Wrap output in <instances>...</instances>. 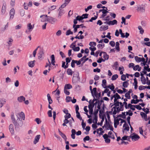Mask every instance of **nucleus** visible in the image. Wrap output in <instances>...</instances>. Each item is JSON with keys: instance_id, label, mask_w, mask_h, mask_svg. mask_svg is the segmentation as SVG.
<instances>
[{"instance_id": "obj_1", "label": "nucleus", "mask_w": 150, "mask_h": 150, "mask_svg": "<svg viewBox=\"0 0 150 150\" xmlns=\"http://www.w3.org/2000/svg\"><path fill=\"white\" fill-rule=\"evenodd\" d=\"M11 118L12 122L14 124L16 129L19 128L20 127H21L23 125V122L22 120V118L23 120L25 119V115L24 113L21 112L20 113L16 114V117L14 115V113H13L11 114Z\"/></svg>"}, {"instance_id": "obj_2", "label": "nucleus", "mask_w": 150, "mask_h": 150, "mask_svg": "<svg viewBox=\"0 0 150 150\" xmlns=\"http://www.w3.org/2000/svg\"><path fill=\"white\" fill-rule=\"evenodd\" d=\"M146 4H142L139 5L137 7V11L141 13H144L145 11Z\"/></svg>"}, {"instance_id": "obj_3", "label": "nucleus", "mask_w": 150, "mask_h": 150, "mask_svg": "<svg viewBox=\"0 0 150 150\" xmlns=\"http://www.w3.org/2000/svg\"><path fill=\"white\" fill-rule=\"evenodd\" d=\"M71 136L72 138L73 139H74L75 138V134H76V135L77 136H79L81 134V131L79 130L76 132L75 129H72L71 130Z\"/></svg>"}, {"instance_id": "obj_4", "label": "nucleus", "mask_w": 150, "mask_h": 150, "mask_svg": "<svg viewBox=\"0 0 150 150\" xmlns=\"http://www.w3.org/2000/svg\"><path fill=\"white\" fill-rule=\"evenodd\" d=\"M51 57V63H50V62H49V63H48V67L50 68L51 67V64L53 66H54L55 65V60L54 55V54L52 55Z\"/></svg>"}, {"instance_id": "obj_5", "label": "nucleus", "mask_w": 150, "mask_h": 150, "mask_svg": "<svg viewBox=\"0 0 150 150\" xmlns=\"http://www.w3.org/2000/svg\"><path fill=\"white\" fill-rule=\"evenodd\" d=\"M41 136L40 135H37L35 137L33 142V144H36L39 141L40 138Z\"/></svg>"}, {"instance_id": "obj_6", "label": "nucleus", "mask_w": 150, "mask_h": 150, "mask_svg": "<svg viewBox=\"0 0 150 150\" xmlns=\"http://www.w3.org/2000/svg\"><path fill=\"white\" fill-rule=\"evenodd\" d=\"M121 120V121L120 122L121 123H122L123 122H124L125 123L123 125V127L125 126V125H126V124H127L126 122L125 121V120H123L121 118H120L119 119H117V120L115 121V122L117 123V124L119 123V121Z\"/></svg>"}, {"instance_id": "obj_7", "label": "nucleus", "mask_w": 150, "mask_h": 150, "mask_svg": "<svg viewBox=\"0 0 150 150\" xmlns=\"http://www.w3.org/2000/svg\"><path fill=\"white\" fill-rule=\"evenodd\" d=\"M140 114L142 117L144 119L145 121H146L148 120L147 115V114L143 112H141Z\"/></svg>"}, {"instance_id": "obj_8", "label": "nucleus", "mask_w": 150, "mask_h": 150, "mask_svg": "<svg viewBox=\"0 0 150 150\" xmlns=\"http://www.w3.org/2000/svg\"><path fill=\"white\" fill-rule=\"evenodd\" d=\"M94 107L93 105H92V104L89 105L88 106L89 110V113L91 115H92L93 113V108Z\"/></svg>"}, {"instance_id": "obj_9", "label": "nucleus", "mask_w": 150, "mask_h": 150, "mask_svg": "<svg viewBox=\"0 0 150 150\" xmlns=\"http://www.w3.org/2000/svg\"><path fill=\"white\" fill-rule=\"evenodd\" d=\"M44 53L43 50L42 49H40L38 53L39 54L38 56L39 59L42 58V56L44 54Z\"/></svg>"}, {"instance_id": "obj_10", "label": "nucleus", "mask_w": 150, "mask_h": 150, "mask_svg": "<svg viewBox=\"0 0 150 150\" xmlns=\"http://www.w3.org/2000/svg\"><path fill=\"white\" fill-rule=\"evenodd\" d=\"M134 135L132 136V139L133 141H136L138 140L140 138V137L138 135L135 134L134 133Z\"/></svg>"}, {"instance_id": "obj_11", "label": "nucleus", "mask_w": 150, "mask_h": 150, "mask_svg": "<svg viewBox=\"0 0 150 150\" xmlns=\"http://www.w3.org/2000/svg\"><path fill=\"white\" fill-rule=\"evenodd\" d=\"M35 62V60H33V61H30L28 62V65L29 67L32 68L34 67Z\"/></svg>"}, {"instance_id": "obj_12", "label": "nucleus", "mask_w": 150, "mask_h": 150, "mask_svg": "<svg viewBox=\"0 0 150 150\" xmlns=\"http://www.w3.org/2000/svg\"><path fill=\"white\" fill-rule=\"evenodd\" d=\"M9 129L10 132L13 134H14V132L13 129V124H10L9 127Z\"/></svg>"}, {"instance_id": "obj_13", "label": "nucleus", "mask_w": 150, "mask_h": 150, "mask_svg": "<svg viewBox=\"0 0 150 150\" xmlns=\"http://www.w3.org/2000/svg\"><path fill=\"white\" fill-rule=\"evenodd\" d=\"M59 134L64 139L65 141H67V138L65 135L60 131L59 129H58Z\"/></svg>"}, {"instance_id": "obj_14", "label": "nucleus", "mask_w": 150, "mask_h": 150, "mask_svg": "<svg viewBox=\"0 0 150 150\" xmlns=\"http://www.w3.org/2000/svg\"><path fill=\"white\" fill-rule=\"evenodd\" d=\"M25 98L23 96H21L17 98L18 101L20 103L22 102L23 101H25Z\"/></svg>"}, {"instance_id": "obj_15", "label": "nucleus", "mask_w": 150, "mask_h": 150, "mask_svg": "<svg viewBox=\"0 0 150 150\" xmlns=\"http://www.w3.org/2000/svg\"><path fill=\"white\" fill-rule=\"evenodd\" d=\"M15 10L14 8L11 9L10 12V18H13V16H14V14H15Z\"/></svg>"}, {"instance_id": "obj_16", "label": "nucleus", "mask_w": 150, "mask_h": 150, "mask_svg": "<svg viewBox=\"0 0 150 150\" xmlns=\"http://www.w3.org/2000/svg\"><path fill=\"white\" fill-rule=\"evenodd\" d=\"M54 18L52 17H49L48 18H45V21H47L50 23L54 22Z\"/></svg>"}, {"instance_id": "obj_17", "label": "nucleus", "mask_w": 150, "mask_h": 150, "mask_svg": "<svg viewBox=\"0 0 150 150\" xmlns=\"http://www.w3.org/2000/svg\"><path fill=\"white\" fill-rule=\"evenodd\" d=\"M108 25H102L100 28V30L101 31H105L108 29Z\"/></svg>"}, {"instance_id": "obj_18", "label": "nucleus", "mask_w": 150, "mask_h": 150, "mask_svg": "<svg viewBox=\"0 0 150 150\" xmlns=\"http://www.w3.org/2000/svg\"><path fill=\"white\" fill-rule=\"evenodd\" d=\"M125 113L126 112H122L121 114H120L118 115L116 117L117 118L120 117H122L123 119H125L126 118V115H125Z\"/></svg>"}, {"instance_id": "obj_19", "label": "nucleus", "mask_w": 150, "mask_h": 150, "mask_svg": "<svg viewBox=\"0 0 150 150\" xmlns=\"http://www.w3.org/2000/svg\"><path fill=\"white\" fill-rule=\"evenodd\" d=\"M47 100L48 101L49 103L51 104L52 103L53 101L51 98L49 93H48L47 95Z\"/></svg>"}, {"instance_id": "obj_20", "label": "nucleus", "mask_w": 150, "mask_h": 150, "mask_svg": "<svg viewBox=\"0 0 150 150\" xmlns=\"http://www.w3.org/2000/svg\"><path fill=\"white\" fill-rule=\"evenodd\" d=\"M75 45H74L72 47H70V48L75 52L78 51L80 50V47H75Z\"/></svg>"}, {"instance_id": "obj_21", "label": "nucleus", "mask_w": 150, "mask_h": 150, "mask_svg": "<svg viewBox=\"0 0 150 150\" xmlns=\"http://www.w3.org/2000/svg\"><path fill=\"white\" fill-rule=\"evenodd\" d=\"M141 67H139V66L138 65H137L134 67L133 68V70L134 71H136L137 70L138 71H141Z\"/></svg>"}, {"instance_id": "obj_22", "label": "nucleus", "mask_w": 150, "mask_h": 150, "mask_svg": "<svg viewBox=\"0 0 150 150\" xmlns=\"http://www.w3.org/2000/svg\"><path fill=\"white\" fill-rule=\"evenodd\" d=\"M34 27V25L32 26L31 23H29L27 25L28 29L30 31H31Z\"/></svg>"}, {"instance_id": "obj_23", "label": "nucleus", "mask_w": 150, "mask_h": 150, "mask_svg": "<svg viewBox=\"0 0 150 150\" xmlns=\"http://www.w3.org/2000/svg\"><path fill=\"white\" fill-rule=\"evenodd\" d=\"M58 11H59V12L58 17L60 18L61 16L64 13V10L62 9H60V10H59V9Z\"/></svg>"}, {"instance_id": "obj_24", "label": "nucleus", "mask_w": 150, "mask_h": 150, "mask_svg": "<svg viewBox=\"0 0 150 150\" xmlns=\"http://www.w3.org/2000/svg\"><path fill=\"white\" fill-rule=\"evenodd\" d=\"M112 86H111L110 85H109L107 86H105L104 87V88H109L111 90L114 89L115 86L113 85V84H112Z\"/></svg>"}, {"instance_id": "obj_25", "label": "nucleus", "mask_w": 150, "mask_h": 150, "mask_svg": "<svg viewBox=\"0 0 150 150\" xmlns=\"http://www.w3.org/2000/svg\"><path fill=\"white\" fill-rule=\"evenodd\" d=\"M103 54H104L103 55V58L104 59L105 61V60H108L109 57V56L108 55L107 53L105 52H103Z\"/></svg>"}, {"instance_id": "obj_26", "label": "nucleus", "mask_w": 150, "mask_h": 150, "mask_svg": "<svg viewBox=\"0 0 150 150\" xmlns=\"http://www.w3.org/2000/svg\"><path fill=\"white\" fill-rule=\"evenodd\" d=\"M100 117L102 119L100 121V123L98 122L97 124L98 125H100L101 126L102 125L103 122L104 121V115H103L102 117Z\"/></svg>"}, {"instance_id": "obj_27", "label": "nucleus", "mask_w": 150, "mask_h": 150, "mask_svg": "<svg viewBox=\"0 0 150 150\" xmlns=\"http://www.w3.org/2000/svg\"><path fill=\"white\" fill-rule=\"evenodd\" d=\"M72 88V86L70 84H66L64 87V88L67 89H70Z\"/></svg>"}, {"instance_id": "obj_28", "label": "nucleus", "mask_w": 150, "mask_h": 150, "mask_svg": "<svg viewBox=\"0 0 150 150\" xmlns=\"http://www.w3.org/2000/svg\"><path fill=\"white\" fill-rule=\"evenodd\" d=\"M108 12L107 11V10L105 9L104 11L102 12L103 14L101 15V17L104 18L106 15L107 13Z\"/></svg>"}, {"instance_id": "obj_29", "label": "nucleus", "mask_w": 150, "mask_h": 150, "mask_svg": "<svg viewBox=\"0 0 150 150\" xmlns=\"http://www.w3.org/2000/svg\"><path fill=\"white\" fill-rule=\"evenodd\" d=\"M110 25H113L115 24H117V21L116 20H114L112 21H110Z\"/></svg>"}, {"instance_id": "obj_30", "label": "nucleus", "mask_w": 150, "mask_h": 150, "mask_svg": "<svg viewBox=\"0 0 150 150\" xmlns=\"http://www.w3.org/2000/svg\"><path fill=\"white\" fill-rule=\"evenodd\" d=\"M105 46L104 44H98L97 45V47L99 49H102Z\"/></svg>"}, {"instance_id": "obj_31", "label": "nucleus", "mask_w": 150, "mask_h": 150, "mask_svg": "<svg viewBox=\"0 0 150 150\" xmlns=\"http://www.w3.org/2000/svg\"><path fill=\"white\" fill-rule=\"evenodd\" d=\"M67 74L68 75H72L73 74V71L70 69H68L67 71Z\"/></svg>"}, {"instance_id": "obj_32", "label": "nucleus", "mask_w": 150, "mask_h": 150, "mask_svg": "<svg viewBox=\"0 0 150 150\" xmlns=\"http://www.w3.org/2000/svg\"><path fill=\"white\" fill-rule=\"evenodd\" d=\"M140 79L142 84H146V79L144 77H141Z\"/></svg>"}, {"instance_id": "obj_33", "label": "nucleus", "mask_w": 150, "mask_h": 150, "mask_svg": "<svg viewBox=\"0 0 150 150\" xmlns=\"http://www.w3.org/2000/svg\"><path fill=\"white\" fill-rule=\"evenodd\" d=\"M138 29L140 30L139 33L141 34H143L144 32V30L142 28V27L141 26H139L138 27Z\"/></svg>"}, {"instance_id": "obj_34", "label": "nucleus", "mask_w": 150, "mask_h": 150, "mask_svg": "<svg viewBox=\"0 0 150 150\" xmlns=\"http://www.w3.org/2000/svg\"><path fill=\"white\" fill-rule=\"evenodd\" d=\"M119 43L118 42H117L116 43L115 49L117 50V51L119 52L120 51V48L119 47Z\"/></svg>"}, {"instance_id": "obj_35", "label": "nucleus", "mask_w": 150, "mask_h": 150, "mask_svg": "<svg viewBox=\"0 0 150 150\" xmlns=\"http://www.w3.org/2000/svg\"><path fill=\"white\" fill-rule=\"evenodd\" d=\"M129 85V83L127 81H124L123 83L122 86L124 88H127Z\"/></svg>"}, {"instance_id": "obj_36", "label": "nucleus", "mask_w": 150, "mask_h": 150, "mask_svg": "<svg viewBox=\"0 0 150 150\" xmlns=\"http://www.w3.org/2000/svg\"><path fill=\"white\" fill-rule=\"evenodd\" d=\"M123 127L124 128L123 129V131L124 130H127V131H129V128L128 125L127 124H126V125H125V126Z\"/></svg>"}, {"instance_id": "obj_37", "label": "nucleus", "mask_w": 150, "mask_h": 150, "mask_svg": "<svg viewBox=\"0 0 150 150\" xmlns=\"http://www.w3.org/2000/svg\"><path fill=\"white\" fill-rule=\"evenodd\" d=\"M6 5L3 4L1 10V12L2 13L4 14L6 11Z\"/></svg>"}, {"instance_id": "obj_38", "label": "nucleus", "mask_w": 150, "mask_h": 150, "mask_svg": "<svg viewBox=\"0 0 150 150\" xmlns=\"http://www.w3.org/2000/svg\"><path fill=\"white\" fill-rule=\"evenodd\" d=\"M118 75L117 74H115L113 75L111 78V80L112 81L115 80L118 78Z\"/></svg>"}, {"instance_id": "obj_39", "label": "nucleus", "mask_w": 150, "mask_h": 150, "mask_svg": "<svg viewBox=\"0 0 150 150\" xmlns=\"http://www.w3.org/2000/svg\"><path fill=\"white\" fill-rule=\"evenodd\" d=\"M135 59L137 62H139L141 61V58L138 57L137 56H136L134 58Z\"/></svg>"}, {"instance_id": "obj_40", "label": "nucleus", "mask_w": 150, "mask_h": 150, "mask_svg": "<svg viewBox=\"0 0 150 150\" xmlns=\"http://www.w3.org/2000/svg\"><path fill=\"white\" fill-rule=\"evenodd\" d=\"M76 117L80 120H82V117H81L80 113L79 112H76Z\"/></svg>"}, {"instance_id": "obj_41", "label": "nucleus", "mask_w": 150, "mask_h": 150, "mask_svg": "<svg viewBox=\"0 0 150 150\" xmlns=\"http://www.w3.org/2000/svg\"><path fill=\"white\" fill-rule=\"evenodd\" d=\"M102 86L104 88L105 86H106V81L105 79H103L102 81Z\"/></svg>"}, {"instance_id": "obj_42", "label": "nucleus", "mask_w": 150, "mask_h": 150, "mask_svg": "<svg viewBox=\"0 0 150 150\" xmlns=\"http://www.w3.org/2000/svg\"><path fill=\"white\" fill-rule=\"evenodd\" d=\"M68 4H67V3H66L65 2L59 8V10H60V9H62V8H64L66 5Z\"/></svg>"}, {"instance_id": "obj_43", "label": "nucleus", "mask_w": 150, "mask_h": 150, "mask_svg": "<svg viewBox=\"0 0 150 150\" xmlns=\"http://www.w3.org/2000/svg\"><path fill=\"white\" fill-rule=\"evenodd\" d=\"M96 42H91L89 43V45L91 47H93L96 46Z\"/></svg>"}, {"instance_id": "obj_44", "label": "nucleus", "mask_w": 150, "mask_h": 150, "mask_svg": "<svg viewBox=\"0 0 150 150\" xmlns=\"http://www.w3.org/2000/svg\"><path fill=\"white\" fill-rule=\"evenodd\" d=\"M118 66V64L117 62H116L114 63V65H113V67L115 68V69L117 70V68Z\"/></svg>"}, {"instance_id": "obj_45", "label": "nucleus", "mask_w": 150, "mask_h": 150, "mask_svg": "<svg viewBox=\"0 0 150 150\" xmlns=\"http://www.w3.org/2000/svg\"><path fill=\"white\" fill-rule=\"evenodd\" d=\"M94 17H93L89 21H86V22H92L93 21L96 20L97 18V16H95Z\"/></svg>"}, {"instance_id": "obj_46", "label": "nucleus", "mask_w": 150, "mask_h": 150, "mask_svg": "<svg viewBox=\"0 0 150 150\" xmlns=\"http://www.w3.org/2000/svg\"><path fill=\"white\" fill-rule=\"evenodd\" d=\"M90 139V137L88 136H87L83 139V141L86 142V141H89Z\"/></svg>"}, {"instance_id": "obj_47", "label": "nucleus", "mask_w": 150, "mask_h": 150, "mask_svg": "<svg viewBox=\"0 0 150 150\" xmlns=\"http://www.w3.org/2000/svg\"><path fill=\"white\" fill-rule=\"evenodd\" d=\"M76 18H77V20H78L79 21H80L83 19V17L82 16H78Z\"/></svg>"}, {"instance_id": "obj_48", "label": "nucleus", "mask_w": 150, "mask_h": 150, "mask_svg": "<svg viewBox=\"0 0 150 150\" xmlns=\"http://www.w3.org/2000/svg\"><path fill=\"white\" fill-rule=\"evenodd\" d=\"M66 114V115L64 116V118L65 119H68V118L71 117V115L70 113H68V114Z\"/></svg>"}, {"instance_id": "obj_49", "label": "nucleus", "mask_w": 150, "mask_h": 150, "mask_svg": "<svg viewBox=\"0 0 150 150\" xmlns=\"http://www.w3.org/2000/svg\"><path fill=\"white\" fill-rule=\"evenodd\" d=\"M133 107L134 108H136L138 109L139 110H140L142 109L141 107L139 105H133Z\"/></svg>"}, {"instance_id": "obj_50", "label": "nucleus", "mask_w": 150, "mask_h": 150, "mask_svg": "<svg viewBox=\"0 0 150 150\" xmlns=\"http://www.w3.org/2000/svg\"><path fill=\"white\" fill-rule=\"evenodd\" d=\"M106 129L107 130H109V129H110V130L113 131V127L112 126L110 125L108 126V127H106Z\"/></svg>"}, {"instance_id": "obj_51", "label": "nucleus", "mask_w": 150, "mask_h": 150, "mask_svg": "<svg viewBox=\"0 0 150 150\" xmlns=\"http://www.w3.org/2000/svg\"><path fill=\"white\" fill-rule=\"evenodd\" d=\"M71 100V98L70 96H67L66 99V102H69Z\"/></svg>"}, {"instance_id": "obj_52", "label": "nucleus", "mask_w": 150, "mask_h": 150, "mask_svg": "<svg viewBox=\"0 0 150 150\" xmlns=\"http://www.w3.org/2000/svg\"><path fill=\"white\" fill-rule=\"evenodd\" d=\"M105 123L104 125L106 126L105 128L106 129V127H108V126L110 124H109V122L108 121L106 118H105Z\"/></svg>"}, {"instance_id": "obj_53", "label": "nucleus", "mask_w": 150, "mask_h": 150, "mask_svg": "<svg viewBox=\"0 0 150 150\" xmlns=\"http://www.w3.org/2000/svg\"><path fill=\"white\" fill-rule=\"evenodd\" d=\"M126 75L124 74H122L121 76V79L122 80L124 81L126 80Z\"/></svg>"}, {"instance_id": "obj_54", "label": "nucleus", "mask_w": 150, "mask_h": 150, "mask_svg": "<svg viewBox=\"0 0 150 150\" xmlns=\"http://www.w3.org/2000/svg\"><path fill=\"white\" fill-rule=\"evenodd\" d=\"M109 44L112 47H114L115 45V42L113 41H110L109 42Z\"/></svg>"}, {"instance_id": "obj_55", "label": "nucleus", "mask_w": 150, "mask_h": 150, "mask_svg": "<svg viewBox=\"0 0 150 150\" xmlns=\"http://www.w3.org/2000/svg\"><path fill=\"white\" fill-rule=\"evenodd\" d=\"M104 62L105 60L101 58H100L98 59L97 62L98 63H101L102 62Z\"/></svg>"}, {"instance_id": "obj_56", "label": "nucleus", "mask_w": 150, "mask_h": 150, "mask_svg": "<svg viewBox=\"0 0 150 150\" xmlns=\"http://www.w3.org/2000/svg\"><path fill=\"white\" fill-rule=\"evenodd\" d=\"M117 107L115 106L112 108L114 110L112 112V114L114 115L116 114V109Z\"/></svg>"}, {"instance_id": "obj_57", "label": "nucleus", "mask_w": 150, "mask_h": 150, "mask_svg": "<svg viewBox=\"0 0 150 150\" xmlns=\"http://www.w3.org/2000/svg\"><path fill=\"white\" fill-rule=\"evenodd\" d=\"M35 121L38 124H40L41 122V121L40 120L39 118H36L35 120Z\"/></svg>"}, {"instance_id": "obj_58", "label": "nucleus", "mask_w": 150, "mask_h": 150, "mask_svg": "<svg viewBox=\"0 0 150 150\" xmlns=\"http://www.w3.org/2000/svg\"><path fill=\"white\" fill-rule=\"evenodd\" d=\"M88 13H85L84 14H83L82 16L83 17V19L87 18H88Z\"/></svg>"}, {"instance_id": "obj_59", "label": "nucleus", "mask_w": 150, "mask_h": 150, "mask_svg": "<svg viewBox=\"0 0 150 150\" xmlns=\"http://www.w3.org/2000/svg\"><path fill=\"white\" fill-rule=\"evenodd\" d=\"M47 114L48 116L50 117H51L52 116V111L51 110H49L47 112Z\"/></svg>"}, {"instance_id": "obj_60", "label": "nucleus", "mask_w": 150, "mask_h": 150, "mask_svg": "<svg viewBox=\"0 0 150 150\" xmlns=\"http://www.w3.org/2000/svg\"><path fill=\"white\" fill-rule=\"evenodd\" d=\"M145 88H146V86H139V90H144Z\"/></svg>"}, {"instance_id": "obj_61", "label": "nucleus", "mask_w": 150, "mask_h": 150, "mask_svg": "<svg viewBox=\"0 0 150 150\" xmlns=\"http://www.w3.org/2000/svg\"><path fill=\"white\" fill-rule=\"evenodd\" d=\"M75 60H72L71 63V67L73 68H74L75 67Z\"/></svg>"}, {"instance_id": "obj_62", "label": "nucleus", "mask_w": 150, "mask_h": 150, "mask_svg": "<svg viewBox=\"0 0 150 150\" xmlns=\"http://www.w3.org/2000/svg\"><path fill=\"white\" fill-rule=\"evenodd\" d=\"M120 102H119V101L116 102L114 103V104H113V105H114L116 107H119V105L120 104Z\"/></svg>"}, {"instance_id": "obj_63", "label": "nucleus", "mask_w": 150, "mask_h": 150, "mask_svg": "<svg viewBox=\"0 0 150 150\" xmlns=\"http://www.w3.org/2000/svg\"><path fill=\"white\" fill-rule=\"evenodd\" d=\"M122 21L121 22V23L122 24H123V23L124 25L126 24V22H125V21H126L125 18L124 17H122Z\"/></svg>"}, {"instance_id": "obj_64", "label": "nucleus", "mask_w": 150, "mask_h": 150, "mask_svg": "<svg viewBox=\"0 0 150 150\" xmlns=\"http://www.w3.org/2000/svg\"><path fill=\"white\" fill-rule=\"evenodd\" d=\"M20 13L21 16H23L25 15V12L24 10L23 9L21 10Z\"/></svg>"}]
</instances>
